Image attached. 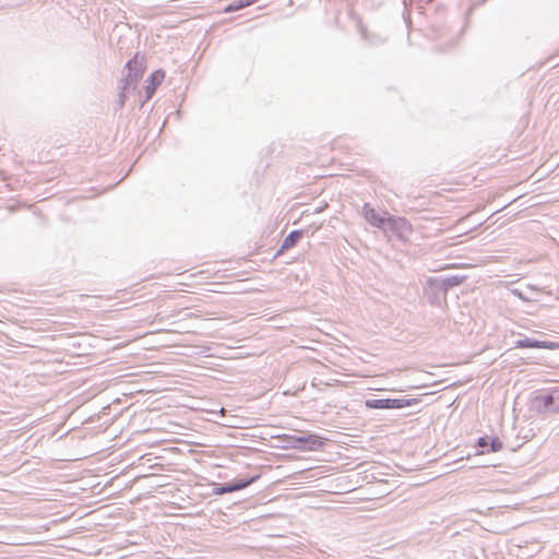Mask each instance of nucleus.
<instances>
[{"label":"nucleus","instance_id":"nucleus-1","mask_svg":"<svg viewBox=\"0 0 559 559\" xmlns=\"http://www.w3.org/2000/svg\"><path fill=\"white\" fill-rule=\"evenodd\" d=\"M383 229L399 238H406L412 233V225L406 218L388 216L386 226Z\"/></svg>","mask_w":559,"mask_h":559},{"label":"nucleus","instance_id":"nucleus-2","mask_svg":"<svg viewBox=\"0 0 559 559\" xmlns=\"http://www.w3.org/2000/svg\"><path fill=\"white\" fill-rule=\"evenodd\" d=\"M409 405L411 401L405 399H380L366 401V406L368 408H403Z\"/></svg>","mask_w":559,"mask_h":559},{"label":"nucleus","instance_id":"nucleus-3","mask_svg":"<svg viewBox=\"0 0 559 559\" xmlns=\"http://www.w3.org/2000/svg\"><path fill=\"white\" fill-rule=\"evenodd\" d=\"M289 440L296 443L304 444L301 449L309 451H317L321 449L324 444L323 438L317 435L292 436L289 437Z\"/></svg>","mask_w":559,"mask_h":559},{"label":"nucleus","instance_id":"nucleus-4","mask_svg":"<svg viewBox=\"0 0 559 559\" xmlns=\"http://www.w3.org/2000/svg\"><path fill=\"white\" fill-rule=\"evenodd\" d=\"M259 478H260V475L257 474V475L250 477L249 479L238 480V481H235L234 484H230V485L219 486V487H216L214 489L213 493L217 495V496H221V495H224V493H229V492L238 491V490L245 489L246 487H248L252 483L257 481Z\"/></svg>","mask_w":559,"mask_h":559},{"label":"nucleus","instance_id":"nucleus-5","mask_svg":"<svg viewBox=\"0 0 559 559\" xmlns=\"http://www.w3.org/2000/svg\"><path fill=\"white\" fill-rule=\"evenodd\" d=\"M516 348H545V349H559V343L549 341H534L531 338L519 340L515 343Z\"/></svg>","mask_w":559,"mask_h":559},{"label":"nucleus","instance_id":"nucleus-6","mask_svg":"<svg viewBox=\"0 0 559 559\" xmlns=\"http://www.w3.org/2000/svg\"><path fill=\"white\" fill-rule=\"evenodd\" d=\"M364 216L372 226L384 228L386 226V218L389 215L388 213H383V215H381L370 205L366 204L364 206Z\"/></svg>","mask_w":559,"mask_h":559},{"label":"nucleus","instance_id":"nucleus-7","mask_svg":"<svg viewBox=\"0 0 559 559\" xmlns=\"http://www.w3.org/2000/svg\"><path fill=\"white\" fill-rule=\"evenodd\" d=\"M302 237L301 230L292 231L283 241L278 253L293 248Z\"/></svg>","mask_w":559,"mask_h":559},{"label":"nucleus","instance_id":"nucleus-8","mask_svg":"<svg viewBox=\"0 0 559 559\" xmlns=\"http://www.w3.org/2000/svg\"><path fill=\"white\" fill-rule=\"evenodd\" d=\"M258 0H237L225 8L224 12H234L255 3Z\"/></svg>","mask_w":559,"mask_h":559},{"label":"nucleus","instance_id":"nucleus-9","mask_svg":"<svg viewBox=\"0 0 559 559\" xmlns=\"http://www.w3.org/2000/svg\"><path fill=\"white\" fill-rule=\"evenodd\" d=\"M502 447H503V444L498 438H495L490 441V448H491L492 452L500 451L502 449Z\"/></svg>","mask_w":559,"mask_h":559},{"label":"nucleus","instance_id":"nucleus-10","mask_svg":"<svg viewBox=\"0 0 559 559\" xmlns=\"http://www.w3.org/2000/svg\"><path fill=\"white\" fill-rule=\"evenodd\" d=\"M165 74L163 71H156L152 74V81H156L157 83H160V81L164 79Z\"/></svg>","mask_w":559,"mask_h":559},{"label":"nucleus","instance_id":"nucleus-11","mask_svg":"<svg viewBox=\"0 0 559 559\" xmlns=\"http://www.w3.org/2000/svg\"><path fill=\"white\" fill-rule=\"evenodd\" d=\"M488 444H489V442H488L487 438L481 437V438L478 439V445L479 447L484 448V447H487Z\"/></svg>","mask_w":559,"mask_h":559}]
</instances>
